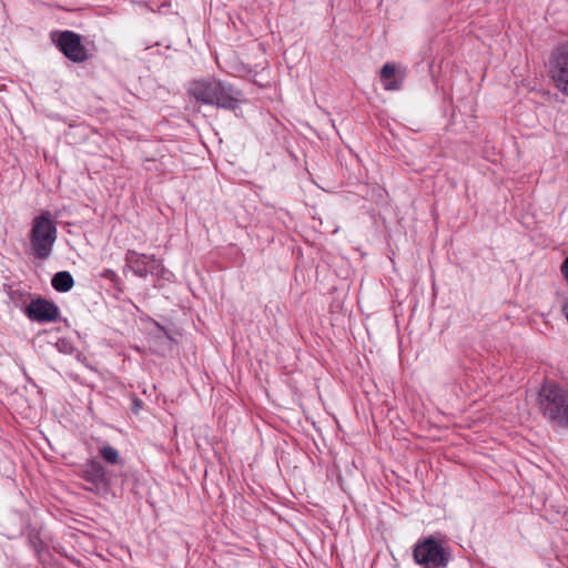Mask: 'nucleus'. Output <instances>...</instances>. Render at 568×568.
<instances>
[{"label": "nucleus", "instance_id": "nucleus-16", "mask_svg": "<svg viewBox=\"0 0 568 568\" xmlns=\"http://www.w3.org/2000/svg\"><path fill=\"white\" fill-rule=\"evenodd\" d=\"M562 311H564V313H565V315H566V318H567V321H568V302H567V303H565V305L562 306Z\"/></svg>", "mask_w": 568, "mask_h": 568}, {"label": "nucleus", "instance_id": "nucleus-9", "mask_svg": "<svg viewBox=\"0 0 568 568\" xmlns=\"http://www.w3.org/2000/svg\"><path fill=\"white\" fill-rule=\"evenodd\" d=\"M59 315V307L53 302L38 297V322H54Z\"/></svg>", "mask_w": 568, "mask_h": 568}, {"label": "nucleus", "instance_id": "nucleus-14", "mask_svg": "<svg viewBox=\"0 0 568 568\" xmlns=\"http://www.w3.org/2000/svg\"><path fill=\"white\" fill-rule=\"evenodd\" d=\"M100 277L109 280L110 282H112L114 284H118L120 282L118 274L111 268L103 270L100 273Z\"/></svg>", "mask_w": 568, "mask_h": 568}, {"label": "nucleus", "instance_id": "nucleus-3", "mask_svg": "<svg viewBox=\"0 0 568 568\" xmlns=\"http://www.w3.org/2000/svg\"><path fill=\"white\" fill-rule=\"evenodd\" d=\"M413 559L420 568H447L453 555L444 538L430 535L416 541Z\"/></svg>", "mask_w": 568, "mask_h": 568}, {"label": "nucleus", "instance_id": "nucleus-13", "mask_svg": "<svg viewBox=\"0 0 568 568\" xmlns=\"http://www.w3.org/2000/svg\"><path fill=\"white\" fill-rule=\"evenodd\" d=\"M29 240H30V254L36 256V217H33V220L31 222Z\"/></svg>", "mask_w": 568, "mask_h": 568}, {"label": "nucleus", "instance_id": "nucleus-11", "mask_svg": "<svg viewBox=\"0 0 568 568\" xmlns=\"http://www.w3.org/2000/svg\"><path fill=\"white\" fill-rule=\"evenodd\" d=\"M51 284L55 291L67 293L73 287L74 280L68 271H60L53 275Z\"/></svg>", "mask_w": 568, "mask_h": 568}, {"label": "nucleus", "instance_id": "nucleus-7", "mask_svg": "<svg viewBox=\"0 0 568 568\" xmlns=\"http://www.w3.org/2000/svg\"><path fill=\"white\" fill-rule=\"evenodd\" d=\"M57 241V225L49 212L38 216V260H47Z\"/></svg>", "mask_w": 568, "mask_h": 568}, {"label": "nucleus", "instance_id": "nucleus-12", "mask_svg": "<svg viewBox=\"0 0 568 568\" xmlns=\"http://www.w3.org/2000/svg\"><path fill=\"white\" fill-rule=\"evenodd\" d=\"M99 453L103 460L109 465H116L121 462L119 452L110 445L102 446L99 449Z\"/></svg>", "mask_w": 568, "mask_h": 568}, {"label": "nucleus", "instance_id": "nucleus-5", "mask_svg": "<svg viewBox=\"0 0 568 568\" xmlns=\"http://www.w3.org/2000/svg\"><path fill=\"white\" fill-rule=\"evenodd\" d=\"M54 43L59 51L74 63H83L89 60L90 53L82 43V37L71 30H64L57 34Z\"/></svg>", "mask_w": 568, "mask_h": 568}, {"label": "nucleus", "instance_id": "nucleus-10", "mask_svg": "<svg viewBox=\"0 0 568 568\" xmlns=\"http://www.w3.org/2000/svg\"><path fill=\"white\" fill-rule=\"evenodd\" d=\"M381 80L387 91H395L402 87V82L396 79V68L393 63H386L381 70Z\"/></svg>", "mask_w": 568, "mask_h": 568}, {"label": "nucleus", "instance_id": "nucleus-2", "mask_svg": "<svg viewBox=\"0 0 568 568\" xmlns=\"http://www.w3.org/2000/svg\"><path fill=\"white\" fill-rule=\"evenodd\" d=\"M541 415L552 425L568 428V392L555 382H545L537 394Z\"/></svg>", "mask_w": 568, "mask_h": 568}, {"label": "nucleus", "instance_id": "nucleus-4", "mask_svg": "<svg viewBox=\"0 0 568 568\" xmlns=\"http://www.w3.org/2000/svg\"><path fill=\"white\" fill-rule=\"evenodd\" d=\"M125 265L138 277L145 278L149 274L158 277H164L166 272L163 261L153 254L139 253L134 250H128L125 253Z\"/></svg>", "mask_w": 568, "mask_h": 568}, {"label": "nucleus", "instance_id": "nucleus-6", "mask_svg": "<svg viewBox=\"0 0 568 568\" xmlns=\"http://www.w3.org/2000/svg\"><path fill=\"white\" fill-rule=\"evenodd\" d=\"M548 74L555 88L568 97V44H560L552 50Z\"/></svg>", "mask_w": 568, "mask_h": 568}, {"label": "nucleus", "instance_id": "nucleus-1", "mask_svg": "<svg viewBox=\"0 0 568 568\" xmlns=\"http://www.w3.org/2000/svg\"><path fill=\"white\" fill-rule=\"evenodd\" d=\"M187 92L197 102L225 110L237 109L243 98L241 90L214 78L191 82Z\"/></svg>", "mask_w": 568, "mask_h": 568}, {"label": "nucleus", "instance_id": "nucleus-15", "mask_svg": "<svg viewBox=\"0 0 568 568\" xmlns=\"http://www.w3.org/2000/svg\"><path fill=\"white\" fill-rule=\"evenodd\" d=\"M26 314L31 321H36V300L32 298L26 307Z\"/></svg>", "mask_w": 568, "mask_h": 568}, {"label": "nucleus", "instance_id": "nucleus-17", "mask_svg": "<svg viewBox=\"0 0 568 568\" xmlns=\"http://www.w3.org/2000/svg\"><path fill=\"white\" fill-rule=\"evenodd\" d=\"M142 402L140 399H134L135 407H140Z\"/></svg>", "mask_w": 568, "mask_h": 568}, {"label": "nucleus", "instance_id": "nucleus-8", "mask_svg": "<svg viewBox=\"0 0 568 568\" xmlns=\"http://www.w3.org/2000/svg\"><path fill=\"white\" fill-rule=\"evenodd\" d=\"M81 477L90 487L89 490L92 491H105L110 487V480L108 478V474L103 465L97 459H88L82 467Z\"/></svg>", "mask_w": 568, "mask_h": 568}]
</instances>
